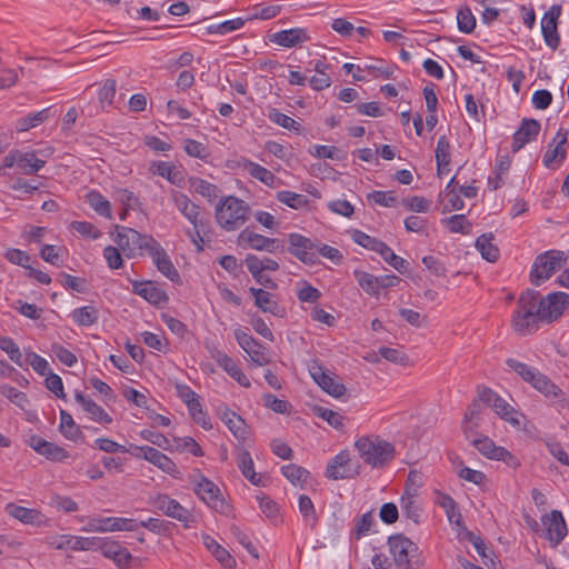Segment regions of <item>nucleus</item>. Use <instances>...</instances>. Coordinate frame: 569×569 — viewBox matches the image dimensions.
I'll return each mask as SVG.
<instances>
[{"instance_id":"f257e3e1","label":"nucleus","mask_w":569,"mask_h":569,"mask_svg":"<svg viewBox=\"0 0 569 569\" xmlns=\"http://www.w3.org/2000/svg\"><path fill=\"white\" fill-rule=\"evenodd\" d=\"M569 307V293L557 291L541 297L535 289H527L519 296L511 316V327L519 336H530L541 322L558 320Z\"/></svg>"},{"instance_id":"f03ea898","label":"nucleus","mask_w":569,"mask_h":569,"mask_svg":"<svg viewBox=\"0 0 569 569\" xmlns=\"http://www.w3.org/2000/svg\"><path fill=\"white\" fill-rule=\"evenodd\" d=\"M355 447L363 462L376 469L385 468L396 456L395 446L379 436H362Z\"/></svg>"},{"instance_id":"7ed1b4c3","label":"nucleus","mask_w":569,"mask_h":569,"mask_svg":"<svg viewBox=\"0 0 569 569\" xmlns=\"http://www.w3.org/2000/svg\"><path fill=\"white\" fill-rule=\"evenodd\" d=\"M250 207L234 196L221 199L216 206L217 223L226 231H234L248 220Z\"/></svg>"},{"instance_id":"20e7f679","label":"nucleus","mask_w":569,"mask_h":569,"mask_svg":"<svg viewBox=\"0 0 569 569\" xmlns=\"http://www.w3.org/2000/svg\"><path fill=\"white\" fill-rule=\"evenodd\" d=\"M388 546L399 569H422L425 558L419 547L402 533L388 538Z\"/></svg>"},{"instance_id":"39448f33","label":"nucleus","mask_w":569,"mask_h":569,"mask_svg":"<svg viewBox=\"0 0 569 569\" xmlns=\"http://www.w3.org/2000/svg\"><path fill=\"white\" fill-rule=\"evenodd\" d=\"M568 256L561 250H549L536 257L531 271L530 282L539 287L567 263Z\"/></svg>"},{"instance_id":"423d86ee","label":"nucleus","mask_w":569,"mask_h":569,"mask_svg":"<svg viewBox=\"0 0 569 569\" xmlns=\"http://www.w3.org/2000/svg\"><path fill=\"white\" fill-rule=\"evenodd\" d=\"M114 242L128 258L142 256L148 252L156 239L150 234H142L137 230L123 226H116Z\"/></svg>"},{"instance_id":"0eeeda50","label":"nucleus","mask_w":569,"mask_h":569,"mask_svg":"<svg viewBox=\"0 0 569 569\" xmlns=\"http://www.w3.org/2000/svg\"><path fill=\"white\" fill-rule=\"evenodd\" d=\"M149 503L167 517L182 522L186 528H190L191 523L194 522L192 512L166 493H158L150 498Z\"/></svg>"},{"instance_id":"6e6552de","label":"nucleus","mask_w":569,"mask_h":569,"mask_svg":"<svg viewBox=\"0 0 569 569\" xmlns=\"http://www.w3.org/2000/svg\"><path fill=\"white\" fill-rule=\"evenodd\" d=\"M288 251L301 262L313 266L318 262L317 243L300 233L288 234Z\"/></svg>"},{"instance_id":"1a4fd4ad","label":"nucleus","mask_w":569,"mask_h":569,"mask_svg":"<svg viewBox=\"0 0 569 569\" xmlns=\"http://www.w3.org/2000/svg\"><path fill=\"white\" fill-rule=\"evenodd\" d=\"M238 243L244 248L254 249L258 251H267L269 253L283 252V243L276 239L264 237L262 234L250 231L248 228L243 229L238 236Z\"/></svg>"},{"instance_id":"9d476101","label":"nucleus","mask_w":569,"mask_h":569,"mask_svg":"<svg viewBox=\"0 0 569 569\" xmlns=\"http://www.w3.org/2000/svg\"><path fill=\"white\" fill-rule=\"evenodd\" d=\"M359 468L351 462L348 451H341L327 465L326 477L332 480L351 479L359 475Z\"/></svg>"},{"instance_id":"9b49d317","label":"nucleus","mask_w":569,"mask_h":569,"mask_svg":"<svg viewBox=\"0 0 569 569\" xmlns=\"http://www.w3.org/2000/svg\"><path fill=\"white\" fill-rule=\"evenodd\" d=\"M184 218L192 224V229L186 233L200 252L203 250L204 238L210 233V221L203 218L200 206L194 207Z\"/></svg>"},{"instance_id":"f8f14e48","label":"nucleus","mask_w":569,"mask_h":569,"mask_svg":"<svg viewBox=\"0 0 569 569\" xmlns=\"http://www.w3.org/2000/svg\"><path fill=\"white\" fill-rule=\"evenodd\" d=\"M542 526L545 527V538L557 547L567 536L568 529L565 518L559 510H552L541 517Z\"/></svg>"},{"instance_id":"ddd939ff","label":"nucleus","mask_w":569,"mask_h":569,"mask_svg":"<svg viewBox=\"0 0 569 569\" xmlns=\"http://www.w3.org/2000/svg\"><path fill=\"white\" fill-rule=\"evenodd\" d=\"M194 492L206 505L216 511L221 513L227 511L228 505L221 496L220 489L208 478L201 477L194 487Z\"/></svg>"},{"instance_id":"4468645a","label":"nucleus","mask_w":569,"mask_h":569,"mask_svg":"<svg viewBox=\"0 0 569 569\" xmlns=\"http://www.w3.org/2000/svg\"><path fill=\"white\" fill-rule=\"evenodd\" d=\"M147 253L152 258V262L166 278L174 283H180L181 278L178 270L173 266L166 250L157 240Z\"/></svg>"},{"instance_id":"2eb2a0df","label":"nucleus","mask_w":569,"mask_h":569,"mask_svg":"<svg viewBox=\"0 0 569 569\" xmlns=\"http://www.w3.org/2000/svg\"><path fill=\"white\" fill-rule=\"evenodd\" d=\"M233 333L238 345L248 353L250 359L256 365L263 366L269 362V359L263 352V346L252 336L241 330L240 328L234 329Z\"/></svg>"},{"instance_id":"dca6fc26","label":"nucleus","mask_w":569,"mask_h":569,"mask_svg":"<svg viewBox=\"0 0 569 569\" xmlns=\"http://www.w3.org/2000/svg\"><path fill=\"white\" fill-rule=\"evenodd\" d=\"M560 6H552L550 10L543 14L541 20L543 40L552 50H556L560 43V38L557 31V20L560 16Z\"/></svg>"},{"instance_id":"f3484780","label":"nucleus","mask_w":569,"mask_h":569,"mask_svg":"<svg viewBox=\"0 0 569 569\" xmlns=\"http://www.w3.org/2000/svg\"><path fill=\"white\" fill-rule=\"evenodd\" d=\"M540 128L541 126L538 120L525 118L518 130L513 133L512 152H518L527 143L535 140L539 134Z\"/></svg>"},{"instance_id":"a211bd4d","label":"nucleus","mask_w":569,"mask_h":569,"mask_svg":"<svg viewBox=\"0 0 569 569\" xmlns=\"http://www.w3.org/2000/svg\"><path fill=\"white\" fill-rule=\"evenodd\" d=\"M472 446L485 457L495 460H501L510 463L515 457L503 447L496 446L487 436H481L471 440Z\"/></svg>"},{"instance_id":"6ab92c4d","label":"nucleus","mask_w":569,"mask_h":569,"mask_svg":"<svg viewBox=\"0 0 569 569\" xmlns=\"http://www.w3.org/2000/svg\"><path fill=\"white\" fill-rule=\"evenodd\" d=\"M28 445L39 455L44 456L52 461H62L69 457V453L62 447L49 442L39 436L32 435L28 439Z\"/></svg>"},{"instance_id":"aec40b11","label":"nucleus","mask_w":569,"mask_h":569,"mask_svg":"<svg viewBox=\"0 0 569 569\" xmlns=\"http://www.w3.org/2000/svg\"><path fill=\"white\" fill-rule=\"evenodd\" d=\"M138 449L141 452V456L156 467H158L163 472L178 478L179 470L176 466V463L172 461L171 458L162 453L156 448L149 447V446H142L138 447Z\"/></svg>"},{"instance_id":"412c9836","label":"nucleus","mask_w":569,"mask_h":569,"mask_svg":"<svg viewBox=\"0 0 569 569\" xmlns=\"http://www.w3.org/2000/svg\"><path fill=\"white\" fill-rule=\"evenodd\" d=\"M101 552L106 558L112 559L120 569H129L132 555L118 541L104 539Z\"/></svg>"},{"instance_id":"4be33fe9","label":"nucleus","mask_w":569,"mask_h":569,"mask_svg":"<svg viewBox=\"0 0 569 569\" xmlns=\"http://www.w3.org/2000/svg\"><path fill=\"white\" fill-rule=\"evenodd\" d=\"M310 37L303 28L281 30L270 37V41L286 48H292L308 41Z\"/></svg>"},{"instance_id":"5701e85b","label":"nucleus","mask_w":569,"mask_h":569,"mask_svg":"<svg viewBox=\"0 0 569 569\" xmlns=\"http://www.w3.org/2000/svg\"><path fill=\"white\" fill-rule=\"evenodd\" d=\"M133 292L158 307L167 303L169 300L166 291L154 286L151 281L134 282Z\"/></svg>"},{"instance_id":"b1692460","label":"nucleus","mask_w":569,"mask_h":569,"mask_svg":"<svg viewBox=\"0 0 569 569\" xmlns=\"http://www.w3.org/2000/svg\"><path fill=\"white\" fill-rule=\"evenodd\" d=\"M212 358L240 386H242L244 388L250 387V381L247 378V376L237 366V363L232 360V358H230L227 353L219 351V350H214V352L212 353Z\"/></svg>"},{"instance_id":"393cba45","label":"nucleus","mask_w":569,"mask_h":569,"mask_svg":"<svg viewBox=\"0 0 569 569\" xmlns=\"http://www.w3.org/2000/svg\"><path fill=\"white\" fill-rule=\"evenodd\" d=\"M6 512L26 525H40L43 515L37 509H30L9 502L4 508Z\"/></svg>"},{"instance_id":"a878e982","label":"nucleus","mask_w":569,"mask_h":569,"mask_svg":"<svg viewBox=\"0 0 569 569\" xmlns=\"http://www.w3.org/2000/svg\"><path fill=\"white\" fill-rule=\"evenodd\" d=\"M76 401L82 406L83 410L90 415V417L103 423H111L112 418L110 415L98 403H96L92 399L84 396L82 392L77 391L74 395Z\"/></svg>"},{"instance_id":"bb28decb","label":"nucleus","mask_w":569,"mask_h":569,"mask_svg":"<svg viewBox=\"0 0 569 569\" xmlns=\"http://www.w3.org/2000/svg\"><path fill=\"white\" fill-rule=\"evenodd\" d=\"M416 496L417 489L407 486L405 493L401 496L400 506L406 517L418 525L420 522L421 508L415 499Z\"/></svg>"},{"instance_id":"cd10ccee","label":"nucleus","mask_w":569,"mask_h":569,"mask_svg":"<svg viewBox=\"0 0 569 569\" xmlns=\"http://www.w3.org/2000/svg\"><path fill=\"white\" fill-rule=\"evenodd\" d=\"M221 420L238 440H246L249 436L248 427L244 420L236 412L226 409L221 415Z\"/></svg>"},{"instance_id":"c85d7f7f","label":"nucleus","mask_w":569,"mask_h":569,"mask_svg":"<svg viewBox=\"0 0 569 569\" xmlns=\"http://www.w3.org/2000/svg\"><path fill=\"white\" fill-rule=\"evenodd\" d=\"M17 167L24 174H33L46 164V161L38 158L34 151L23 152L21 150H17Z\"/></svg>"},{"instance_id":"c756f323","label":"nucleus","mask_w":569,"mask_h":569,"mask_svg":"<svg viewBox=\"0 0 569 569\" xmlns=\"http://www.w3.org/2000/svg\"><path fill=\"white\" fill-rule=\"evenodd\" d=\"M530 386L549 399H559L563 396V391L540 371L537 372Z\"/></svg>"},{"instance_id":"7c9ffc66","label":"nucleus","mask_w":569,"mask_h":569,"mask_svg":"<svg viewBox=\"0 0 569 569\" xmlns=\"http://www.w3.org/2000/svg\"><path fill=\"white\" fill-rule=\"evenodd\" d=\"M241 166L252 178L268 187H274L277 177L267 168L248 159H244Z\"/></svg>"},{"instance_id":"2f4dec72","label":"nucleus","mask_w":569,"mask_h":569,"mask_svg":"<svg viewBox=\"0 0 569 569\" xmlns=\"http://www.w3.org/2000/svg\"><path fill=\"white\" fill-rule=\"evenodd\" d=\"M237 463L243 477L247 478L252 485H262V477L254 472L253 460L248 450L241 449L239 451Z\"/></svg>"},{"instance_id":"473e14b6","label":"nucleus","mask_w":569,"mask_h":569,"mask_svg":"<svg viewBox=\"0 0 569 569\" xmlns=\"http://www.w3.org/2000/svg\"><path fill=\"white\" fill-rule=\"evenodd\" d=\"M495 239L493 233H483L476 240V248L481 253L482 258L489 262H495L499 258V249L492 242Z\"/></svg>"},{"instance_id":"72a5a7b5","label":"nucleus","mask_w":569,"mask_h":569,"mask_svg":"<svg viewBox=\"0 0 569 569\" xmlns=\"http://www.w3.org/2000/svg\"><path fill=\"white\" fill-rule=\"evenodd\" d=\"M438 505L445 510L447 518L451 523H455L458 527L463 526L461 512L451 496L440 493Z\"/></svg>"},{"instance_id":"f704fd0d","label":"nucleus","mask_w":569,"mask_h":569,"mask_svg":"<svg viewBox=\"0 0 569 569\" xmlns=\"http://www.w3.org/2000/svg\"><path fill=\"white\" fill-rule=\"evenodd\" d=\"M281 472L292 485L300 488H305L310 478V472L307 469L295 463L283 466Z\"/></svg>"},{"instance_id":"c9c22d12","label":"nucleus","mask_w":569,"mask_h":569,"mask_svg":"<svg viewBox=\"0 0 569 569\" xmlns=\"http://www.w3.org/2000/svg\"><path fill=\"white\" fill-rule=\"evenodd\" d=\"M60 431L67 439L73 441L84 437L72 416L63 409L60 410Z\"/></svg>"},{"instance_id":"e433bc0d","label":"nucleus","mask_w":569,"mask_h":569,"mask_svg":"<svg viewBox=\"0 0 569 569\" xmlns=\"http://www.w3.org/2000/svg\"><path fill=\"white\" fill-rule=\"evenodd\" d=\"M71 318L73 322L81 327H90L98 321L99 311L93 306H84L72 311Z\"/></svg>"},{"instance_id":"4c0bfd02","label":"nucleus","mask_w":569,"mask_h":569,"mask_svg":"<svg viewBox=\"0 0 569 569\" xmlns=\"http://www.w3.org/2000/svg\"><path fill=\"white\" fill-rule=\"evenodd\" d=\"M443 196L446 198V204L443 210L449 212L452 210H461L465 207L463 200L460 198L459 192L457 191V183L455 181V177L451 178L449 183L446 186Z\"/></svg>"},{"instance_id":"58836bf2","label":"nucleus","mask_w":569,"mask_h":569,"mask_svg":"<svg viewBox=\"0 0 569 569\" xmlns=\"http://www.w3.org/2000/svg\"><path fill=\"white\" fill-rule=\"evenodd\" d=\"M298 507L305 523L313 529L318 523V516L311 499L307 495H300Z\"/></svg>"},{"instance_id":"ea45409f","label":"nucleus","mask_w":569,"mask_h":569,"mask_svg":"<svg viewBox=\"0 0 569 569\" xmlns=\"http://www.w3.org/2000/svg\"><path fill=\"white\" fill-rule=\"evenodd\" d=\"M49 108L42 109L40 111L29 113L28 116L19 119L16 124V129L19 132L27 131L31 128H34L42 122H44L49 118Z\"/></svg>"},{"instance_id":"a19ab883","label":"nucleus","mask_w":569,"mask_h":569,"mask_svg":"<svg viewBox=\"0 0 569 569\" xmlns=\"http://www.w3.org/2000/svg\"><path fill=\"white\" fill-rule=\"evenodd\" d=\"M256 307H258L262 312H269L276 317H283L286 313L284 308H282L277 301L272 300V295L269 291H263V293L256 300Z\"/></svg>"},{"instance_id":"79ce46f5","label":"nucleus","mask_w":569,"mask_h":569,"mask_svg":"<svg viewBox=\"0 0 569 569\" xmlns=\"http://www.w3.org/2000/svg\"><path fill=\"white\" fill-rule=\"evenodd\" d=\"M442 223L453 233L469 234L472 223L465 214H453L442 220Z\"/></svg>"},{"instance_id":"37998d69","label":"nucleus","mask_w":569,"mask_h":569,"mask_svg":"<svg viewBox=\"0 0 569 569\" xmlns=\"http://www.w3.org/2000/svg\"><path fill=\"white\" fill-rule=\"evenodd\" d=\"M90 207L100 216L110 218V202L98 191H90L87 196Z\"/></svg>"},{"instance_id":"c03bdc74","label":"nucleus","mask_w":569,"mask_h":569,"mask_svg":"<svg viewBox=\"0 0 569 569\" xmlns=\"http://www.w3.org/2000/svg\"><path fill=\"white\" fill-rule=\"evenodd\" d=\"M191 187L197 193L201 194L203 198H207L209 201L218 198L220 192L216 184L201 178L191 179Z\"/></svg>"},{"instance_id":"a18cd8bd","label":"nucleus","mask_w":569,"mask_h":569,"mask_svg":"<svg viewBox=\"0 0 569 569\" xmlns=\"http://www.w3.org/2000/svg\"><path fill=\"white\" fill-rule=\"evenodd\" d=\"M277 200L296 210L307 207L309 203L306 196L288 190L279 191L277 193Z\"/></svg>"},{"instance_id":"49530a36","label":"nucleus","mask_w":569,"mask_h":569,"mask_svg":"<svg viewBox=\"0 0 569 569\" xmlns=\"http://www.w3.org/2000/svg\"><path fill=\"white\" fill-rule=\"evenodd\" d=\"M506 365L512 369L518 376L521 377V379L529 385L533 381L537 372H539L538 369L530 367L523 362H520L513 358H508L506 360Z\"/></svg>"},{"instance_id":"de8ad7c7","label":"nucleus","mask_w":569,"mask_h":569,"mask_svg":"<svg viewBox=\"0 0 569 569\" xmlns=\"http://www.w3.org/2000/svg\"><path fill=\"white\" fill-rule=\"evenodd\" d=\"M312 411L316 417L326 420L331 427L336 429L343 427L345 418L339 412L322 406L313 407Z\"/></svg>"},{"instance_id":"09e8293b","label":"nucleus","mask_w":569,"mask_h":569,"mask_svg":"<svg viewBox=\"0 0 569 569\" xmlns=\"http://www.w3.org/2000/svg\"><path fill=\"white\" fill-rule=\"evenodd\" d=\"M458 29L462 33H472L476 28V18L469 7H462L457 12Z\"/></svg>"},{"instance_id":"8fccbe9b","label":"nucleus","mask_w":569,"mask_h":569,"mask_svg":"<svg viewBox=\"0 0 569 569\" xmlns=\"http://www.w3.org/2000/svg\"><path fill=\"white\" fill-rule=\"evenodd\" d=\"M356 279L359 283V286L369 295L371 296H378L379 290V280L378 277H375L371 273L365 272V271H356L355 272Z\"/></svg>"},{"instance_id":"3c124183","label":"nucleus","mask_w":569,"mask_h":569,"mask_svg":"<svg viewBox=\"0 0 569 569\" xmlns=\"http://www.w3.org/2000/svg\"><path fill=\"white\" fill-rule=\"evenodd\" d=\"M492 409L499 417L512 426L518 427L520 425V420L517 418V411L503 398L500 397Z\"/></svg>"},{"instance_id":"603ef678","label":"nucleus","mask_w":569,"mask_h":569,"mask_svg":"<svg viewBox=\"0 0 569 569\" xmlns=\"http://www.w3.org/2000/svg\"><path fill=\"white\" fill-rule=\"evenodd\" d=\"M378 253L383 258V260L393 267L399 272H405L408 267V262L401 257L397 256L391 248H389L385 242L380 247Z\"/></svg>"},{"instance_id":"864d4df0","label":"nucleus","mask_w":569,"mask_h":569,"mask_svg":"<svg viewBox=\"0 0 569 569\" xmlns=\"http://www.w3.org/2000/svg\"><path fill=\"white\" fill-rule=\"evenodd\" d=\"M268 118L270 121H272L273 123L284 128V129H288V130H291V131H296V132H299L300 131V123L297 122L295 119H292L291 117L280 112L278 109L273 108L271 109L269 112H268Z\"/></svg>"},{"instance_id":"5fc2aeb1","label":"nucleus","mask_w":569,"mask_h":569,"mask_svg":"<svg viewBox=\"0 0 569 569\" xmlns=\"http://www.w3.org/2000/svg\"><path fill=\"white\" fill-rule=\"evenodd\" d=\"M0 349L3 350L16 365L24 367V358H22L18 345L11 338H0Z\"/></svg>"},{"instance_id":"6e6d98bb","label":"nucleus","mask_w":569,"mask_h":569,"mask_svg":"<svg viewBox=\"0 0 569 569\" xmlns=\"http://www.w3.org/2000/svg\"><path fill=\"white\" fill-rule=\"evenodd\" d=\"M104 539L98 537H73L71 549L76 551L100 550Z\"/></svg>"},{"instance_id":"4d7b16f0","label":"nucleus","mask_w":569,"mask_h":569,"mask_svg":"<svg viewBox=\"0 0 569 569\" xmlns=\"http://www.w3.org/2000/svg\"><path fill=\"white\" fill-rule=\"evenodd\" d=\"M0 393L22 410H24L29 403L27 395L12 386H0Z\"/></svg>"},{"instance_id":"13d9d810","label":"nucleus","mask_w":569,"mask_h":569,"mask_svg":"<svg viewBox=\"0 0 569 569\" xmlns=\"http://www.w3.org/2000/svg\"><path fill=\"white\" fill-rule=\"evenodd\" d=\"M436 162L437 167L447 168L450 163V142L446 136H441L438 139L436 148Z\"/></svg>"},{"instance_id":"bf43d9fd","label":"nucleus","mask_w":569,"mask_h":569,"mask_svg":"<svg viewBox=\"0 0 569 569\" xmlns=\"http://www.w3.org/2000/svg\"><path fill=\"white\" fill-rule=\"evenodd\" d=\"M152 168H154L153 173L166 178L168 181H170L173 184H178L180 181V178L178 177L179 173L176 171V168L172 163L166 162V161H157L152 163Z\"/></svg>"},{"instance_id":"052dcab7","label":"nucleus","mask_w":569,"mask_h":569,"mask_svg":"<svg viewBox=\"0 0 569 569\" xmlns=\"http://www.w3.org/2000/svg\"><path fill=\"white\" fill-rule=\"evenodd\" d=\"M567 157V151L565 148H561L560 146H555L552 143H549L548 150L543 154L542 162L545 167L552 168V164L555 162H558L559 164L565 161Z\"/></svg>"},{"instance_id":"680f3d73","label":"nucleus","mask_w":569,"mask_h":569,"mask_svg":"<svg viewBox=\"0 0 569 569\" xmlns=\"http://www.w3.org/2000/svg\"><path fill=\"white\" fill-rule=\"evenodd\" d=\"M321 292L309 282L302 281L297 289V298L301 302L316 303L321 298Z\"/></svg>"},{"instance_id":"e2e57ef3","label":"nucleus","mask_w":569,"mask_h":569,"mask_svg":"<svg viewBox=\"0 0 569 569\" xmlns=\"http://www.w3.org/2000/svg\"><path fill=\"white\" fill-rule=\"evenodd\" d=\"M173 442L178 451H188L194 457H202L204 455L202 448L191 437L174 438Z\"/></svg>"},{"instance_id":"0e129e2a","label":"nucleus","mask_w":569,"mask_h":569,"mask_svg":"<svg viewBox=\"0 0 569 569\" xmlns=\"http://www.w3.org/2000/svg\"><path fill=\"white\" fill-rule=\"evenodd\" d=\"M352 240L360 244L361 247L378 252L383 241L378 240L363 231L353 230L352 231Z\"/></svg>"},{"instance_id":"69168bd1","label":"nucleus","mask_w":569,"mask_h":569,"mask_svg":"<svg viewBox=\"0 0 569 569\" xmlns=\"http://www.w3.org/2000/svg\"><path fill=\"white\" fill-rule=\"evenodd\" d=\"M369 201L381 207L391 208L397 203V198L393 191H379L375 190L367 196Z\"/></svg>"},{"instance_id":"338daca9","label":"nucleus","mask_w":569,"mask_h":569,"mask_svg":"<svg viewBox=\"0 0 569 569\" xmlns=\"http://www.w3.org/2000/svg\"><path fill=\"white\" fill-rule=\"evenodd\" d=\"M13 308L23 317L38 320L41 318L43 310L34 303H28L22 300H17Z\"/></svg>"},{"instance_id":"774afa93","label":"nucleus","mask_w":569,"mask_h":569,"mask_svg":"<svg viewBox=\"0 0 569 569\" xmlns=\"http://www.w3.org/2000/svg\"><path fill=\"white\" fill-rule=\"evenodd\" d=\"M262 398L264 406L272 411L282 415L290 412L291 405L287 400L279 399L271 393H264Z\"/></svg>"}]
</instances>
